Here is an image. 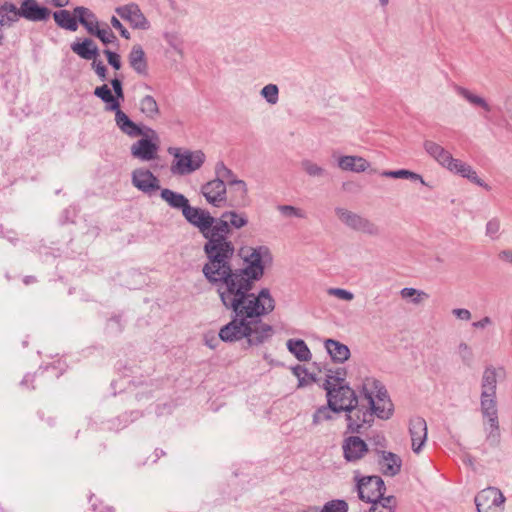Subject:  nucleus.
<instances>
[{"label":"nucleus","mask_w":512,"mask_h":512,"mask_svg":"<svg viewBox=\"0 0 512 512\" xmlns=\"http://www.w3.org/2000/svg\"><path fill=\"white\" fill-rule=\"evenodd\" d=\"M261 94L270 104H275L278 101V87L274 84L266 85Z\"/></svg>","instance_id":"nucleus-43"},{"label":"nucleus","mask_w":512,"mask_h":512,"mask_svg":"<svg viewBox=\"0 0 512 512\" xmlns=\"http://www.w3.org/2000/svg\"><path fill=\"white\" fill-rule=\"evenodd\" d=\"M132 183L140 191L152 194L160 189L158 178L148 169L139 168L132 173Z\"/></svg>","instance_id":"nucleus-14"},{"label":"nucleus","mask_w":512,"mask_h":512,"mask_svg":"<svg viewBox=\"0 0 512 512\" xmlns=\"http://www.w3.org/2000/svg\"><path fill=\"white\" fill-rule=\"evenodd\" d=\"M489 324H491V319L489 317H484L483 319L474 322L472 325L475 328H484Z\"/></svg>","instance_id":"nucleus-55"},{"label":"nucleus","mask_w":512,"mask_h":512,"mask_svg":"<svg viewBox=\"0 0 512 512\" xmlns=\"http://www.w3.org/2000/svg\"><path fill=\"white\" fill-rule=\"evenodd\" d=\"M71 50L85 60H93L98 56V48L89 38H85L82 42L72 43Z\"/></svg>","instance_id":"nucleus-24"},{"label":"nucleus","mask_w":512,"mask_h":512,"mask_svg":"<svg viewBox=\"0 0 512 512\" xmlns=\"http://www.w3.org/2000/svg\"><path fill=\"white\" fill-rule=\"evenodd\" d=\"M74 12L75 16L78 17L79 23L82 24L91 35L101 25L94 13H92L88 8L79 6L74 9Z\"/></svg>","instance_id":"nucleus-25"},{"label":"nucleus","mask_w":512,"mask_h":512,"mask_svg":"<svg viewBox=\"0 0 512 512\" xmlns=\"http://www.w3.org/2000/svg\"><path fill=\"white\" fill-rule=\"evenodd\" d=\"M448 170L460 174L471 182L488 189V186L477 176V173L472 169V167L459 159L454 158L453 163H451Z\"/></svg>","instance_id":"nucleus-23"},{"label":"nucleus","mask_w":512,"mask_h":512,"mask_svg":"<svg viewBox=\"0 0 512 512\" xmlns=\"http://www.w3.org/2000/svg\"><path fill=\"white\" fill-rule=\"evenodd\" d=\"M357 490L359 498L370 503L384 496L385 484L379 476H367L359 479Z\"/></svg>","instance_id":"nucleus-11"},{"label":"nucleus","mask_w":512,"mask_h":512,"mask_svg":"<svg viewBox=\"0 0 512 512\" xmlns=\"http://www.w3.org/2000/svg\"><path fill=\"white\" fill-rule=\"evenodd\" d=\"M139 109L146 118L151 120L156 119L160 114L158 103L151 95H146L139 101Z\"/></svg>","instance_id":"nucleus-30"},{"label":"nucleus","mask_w":512,"mask_h":512,"mask_svg":"<svg viewBox=\"0 0 512 512\" xmlns=\"http://www.w3.org/2000/svg\"><path fill=\"white\" fill-rule=\"evenodd\" d=\"M382 5H386L388 3V0H380Z\"/></svg>","instance_id":"nucleus-60"},{"label":"nucleus","mask_w":512,"mask_h":512,"mask_svg":"<svg viewBox=\"0 0 512 512\" xmlns=\"http://www.w3.org/2000/svg\"><path fill=\"white\" fill-rule=\"evenodd\" d=\"M231 187H234V189L231 191V205H245L247 201V196L241 198L240 197V188L238 185H230Z\"/></svg>","instance_id":"nucleus-48"},{"label":"nucleus","mask_w":512,"mask_h":512,"mask_svg":"<svg viewBox=\"0 0 512 512\" xmlns=\"http://www.w3.org/2000/svg\"><path fill=\"white\" fill-rule=\"evenodd\" d=\"M168 152L173 156L170 167L173 175H188L198 170L205 161V154L200 151H191L181 148H169Z\"/></svg>","instance_id":"nucleus-6"},{"label":"nucleus","mask_w":512,"mask_h":512,"mask_svg":"<svg viewBox=\"0 0 512 512\" xmlns=\"http://www.w3.org/2000/svg\"><path fill=\"white\" fill-rule=\"evenodd\" d=\"M293 373L298 378V387H304L315 382V377L300 365L293 368Z\"/></svg>","instance_id":"nucleus-39"},{"label":"nucleus","mask_w":512,"mask_h":512,"mask_svg":"<svg viewBox=\"0 0 512 512\" xmlns=\"http://www.w3.org/2000/svg\"><path fill=\"white\" fill-rule=\"evenodd\" d=\"M338 163L343 170L354 172H363L369 167L368 161L358 156H343Z\"/></svg>","instance_id":"nucleus-29"},{"label":"nucleus","mask_w":512,"mask_h":512,"mask_svg":"<svg viewBox=\"0 0 512 512\" xmlns=\"http://www.w3.org/2000/svg\"><path fill=\"white\" fill-rule=\"evenodd\" d=\"M47 2L51 3L55 7H64L68 4V0H46Z\"/></svg>","instance_id":"nucleus-56"},{"label":"nucleus","mask_w":512,"mask_h":512,"mask_svg":"<svg viewBox=\"0 0 512 512\" xmlns=\"http://www.w3.org/2000/svg\"><path fill=\"white\" fill-rule=\"evenodd\" d=\"M21 16L30 21H43L48 19L50 11L39 6L36 0H24L20 7Z\"/></svg>","instance_id":"nucleus-18"},{"label":"nucleus","mask_w":512,"mask_h":512,"mask_svg":"<svg viewBox=\"0 0 512 512\" xmlns=\"http://www.w3.org/2000/svg\"><path fill=\"white\" fill-rule=\"evenodd\" d=\"M400 295L403 299H411L414 304H419L428 298L427 293L414 288H403L400 291Z\"/></svg>","instance_id":"nucleus-37"},{"label":"nucleus","mask_w":512,"mask_h":512,"mask_svg":"<svg viewBox=\"0 0 512 512\" xmlns=\"http://www.w3.org/2000/svg\"><path fill=\"white\" fill-rule=\"evenodd\" d=\"M104 54L107 57L108 63L116 70H119L121 68V59L119 54L116 52L105 50Z\"/></svg>","instance_id":"nucleus-47"},{"label":"nucleus","mask_w":512,"mask_h":512,"mask_svg":"<svg viewBox=\"0 0 512 512\" xmlns=\"http://www.w3.org/2000/svg\"><path fill=\"white\" fill-rule=\"evenodd\" d=\"M201 193L206 201L215 206L223 207L227 199L226 185L220 179H213L201 187Z\"/></svg>","instance_id":"nucleus-13"},{"label":"nucleus","mask_w":512,"mask_h":512,"mask_svg":"<svg viewBox=\"0 0 512 512\" xmlns=\"http://www.w3.org/2000/svg\"><path fill=\"white\" fill-rule=\"evenodd\" d=\"M379 465L384 475L395 476L400 472L402 460L398 455L384 451L379 460Z\"/></svg>","instance_id":"nucleus-21"},{"label":"nucleus","mask_w":512,"mask_h":512,"mask_svg":"<svg viewBox=\"0 0 512 512\" xmlns=\"http://www.w3.org/2000/svg\"><path fill=\"white\" fill-rule=\"evenodd\" d=\"M111 85L113 87V90L115 92V98H117L118 100L119 99H124V93H123V89H122V83L119 79L115 78L111 81Z\"/></svg>","instance_id":"nucleus-52"},{"label":"nucleus","mask_w":512,"mask_h":512,"mask_svg":"<svg viewBox=\"0 0 512 512\" xmlns=\"http://www.w3.org/2000/svg\"><path fill=\"white\" fill-rule=\"evenodd\" d=\"M424 149L440 165L447 169L450 167L451 163H453L454 158L451 153L433 141H425Z\"/></svg>","instance_id":"nucleus-20"},{"label":"nucleus","mask_w":512,"mask_h":512,"mask_svg":"<svg viewBox=\"0 0 512 512\" xmlns=\"http://www.w3.org/2000/svg\"><path fill=\"white\" fill-rule=\"evenodd\" d=\"M455 91L460 96H462L464 99H466L470 104H472L474 106H478V107L482 108L483 110H485L486 112L491 111V106L487 103V101L484 98L473 94L468 89L461 87V86H456Z\"/></svg>","instance_id":"nucleus-34"},{"label":"nucleus","mask_w":512,"mask_h":512,"mask_svg":"<svg viewBox=\"0 0 512 512\" xmlns=\"http://www.w3.org/2000/svg\"><path fill=\"white\" fill-rule=\"evenodd\" d=\"M345 373L338 370L335 375H328L324 383L327 391V402L334 410L346 411L354 403H357V397L353 389L344 384Z\"/></svg>","instance_id":"nucleus-3"},{"label":"nucleus","mask_w":512,"mask_h":512,"mask_svg":"<svg viewBox=\"0 0 512 512\" xmlns=\"http://www.w3.org/2000/svg\"><path fill=\"white\" fill-rule=\"evenodd\" d=\"M344 458L349 462H355L364 457L368 452L365 441L360 437L350 436L346 438L342 445Z\"/></svg>","instance_id":"nucleus-17"},{"label":"nucleus","mask_w":512,"mask_h":512,"mask_svg":"<svg viewBox=\"0 0 512 512\" xmlns=\"http://www.w3.org/2000/svg\"><path fill=\"white\" fill-rule=\"evenodd\" d=\"M370 504L369 512H394L397 507V499L394 496H383Z\"/></svg>","instance_id":"nucleus-33"},{"label":"nucleus","mask_w":512,"mask_h":512,"mask_svg":"<svg viewBox=\"0 0 512 512\" xmlns=\"http://www.w3.org/2000/svg\"><path fill=\"white\" fill-rule=\"evenodd\" d=\"M246 266L232 270L231 250L221 251L217 257H208L203 267L206 279L215 286L223 306L233 311L234 318L219 331L225 342L246 339L249 345H259L272 336V327L262 318L275 309V300L269 289L252 292L255 281L263 276L262 256L257 249L242 250Z\"/></svg>","instance_id":"nucleus-1"},{"label":"nucleus","mask_w":512,"mask_h":512,"mask_svg":"<svg viewBox=\"0 0 512 512\" xmlns=\"http://www.w3.org/2000/svg\"><path fill=\"white\" fill-rule=\"evenodd\" d=\"M129 64L139 75H147L148 64L145 52L140 45H134L128 56Z\"/></svg>","instance_id":"nucleus-22"},{"label":"nucleus","mask_w":512,"mask_h":512,"mask_svg":"<svg viewBox=\"0 0 512 512\" xmlns=\"http://www.w3.org/2000/svg\"><path fill=\"white\" fill-rule=\"evenodd\" d=\"M279 210L286 217H298V218L305 217V214L301 209L290 206V205L280 206Z\"/></svg>","instance_id":"nucleus-46"},{"label":"nucleus","mask_w":512,"mask_h":512,"mask_svg":"<svg viewBox=\"0 0 512 512\" xmlns=\"http://www.w3.org/2000/svg\"><path fill=\"white\" fill-rule=\"evenodd\" d=\"M136 128L139 133L128 136L131 138L142 136V138L131 145V155L141 161H152L157 159L160 148V137L158 133L150 127L141 128L137 124Z\"/></svg>","instance_id":"nucleus-5"},{"label":"nucleus","mask_w":512,"mask_h":512,"mask_svg":"<svg viewBox=\"0 0 512 512\" xmlns=\"http://www.w3.org/2000/svg\"><path fill=\"white\" fill-rule=\"evenodd\" d=\"M287 348L299 361H308L311 358L308 346L301 339L288 340Z\"/></svg>","instance_id":"nucleus-31"},{"label":"nucleus","mask_w":512,"mask_h":512,"mask_svg":"<svg viewBox=\"0 0 512 512\" xmlns=\"http://www.w3.org/2000/svg\"><path fill=\"white\" fill-rule=\"evenodd\" d=\"M498 258L502 261L512 264V250H503L498 254Z\"/></svg>","instance_id":"nucleus-54"},{"label":"nucleus","mask_w":512,"mask_h":512,"mask_svg":"<svg viewBox=\"0 0 512 512\" xmlns=\"http://www.w3.org/2000/svg\"><path fill=\"white\" fill-rule=\"evenodd\" d=\"M116 13L124 20L128 21L133 28L148 29L149 22L136 4H128L116 8Z\"/></svg>","instance_id":"nucleus-15"},{"label":"nucleus","mask_w":512,"mask_h":512,"mask_svg":"<svg viewBox=\"0 0 512 512\" xmlns=\"http://www.w3.org/2000/svg\"><path fill=\"white\" fill-rule=\"evenodd\" d=\"M161 198L172 208L181 209L182 214L186 207L190 205L188 199L183 194L174 192L167 188L162 189Z\"/></svg>","instance_id":"nucleus-28"},{"label":"nucleus","mask_w":512,"mask_h":512,"mask_svg":"<svg viewBox=\"0 0 512 512\" xmlns=\"http://www.w3.org/2000/svg\"><path fill=\"white\" fill-rule=\"evenodd\" d=\"M507 111L512 117V99L507 102Z\"/></svg>","instance_id":"nucleus-58"},{"label":"nucleus","mask_w":512,"mask_h":512,"mask_svg":"<svg viewBox=\"0 0 512 512\" xmlns=\"http://www.w3.org/2000/svg\"><path fill=\"white\" fill-rule=\"evenodd\" d=\"M325 348L329 355L331 356L332 360L335 362L342 363L348 360L350 357L349 348L346 345L340 343L339 341L327 339L325 341Z\"/></svg>","instance_id":"nucleus-26"},{"label":"nucleus","mask_w":512,"mask_h":512,"mask_svg":"<svg viewBox=\"0 0 512 512\" xmlns=\"http://www.w3.org/2000/svg\"><path fill=\"white\" fill-rule=\"evenodd\" d=\"M3 40H4V36H3V34L0 32V45H2Z\"/></svg>","instance_id":"nucleus-59"},{"label":"nucleus","mask_w":512,"mask_h":512,"mask_svg":"<svg viewBox=\"0 0 512 512\" xmlns=\"http://www.w3.org/2000/svg\"><path fill=\"white\" fill-rule=\"evenodd\" d=\"M452 313L461 320H469L471 318L470 311L464 308L454 309Z\"/></svg>","instance_id":"nucleus-53"},{"label":"nucleus","mask_w":512,"mask_h":512,"mask_svg":"<svg viewBox=\"0 0 512 512\" xmlns=\"http://www.w3.org/2000/svg\"><path fill=\"white\" fill-rule=\"evenodd\" d=\"M362 393L373 415L381 419H388L393 412V404L384 386L375 378H366L363 381Z\"/></svg>","instance_id":"nucleus-4"},{"label":"nucleus","mask_w":512,"mask_h":512,"mask_svg":"<svg viewBox=\"0 0 512 512\" xmlns=\"http://www.w3.org/2000/svg\"><path fill=\"white\" fill-rule=\"evenodd\" d=\"M460 349H461L462 351H464V352H467L468 354H470V353H471L469 346H468L467 344H465V343H462V344L460 345Z\"/></svg>","instance_id":"nucleus-57"},{"label":"nucleus","mask_w":512,"mask_h":512,"mask_svg":"<svg viewBox=\"0 0 512 512\" xmlns=\"http://www.w3.org/2000/svg\"><path fill=\"white\" fill-rule=\"evenodd\" d=\"M496 394L481 393V410L485 417L488 418L492 431L488 436V440L492 439L495 443L499 440V425L496 408Z\"/></svg>","instance_id":"nucleus-12"},{"label":"nucleus","mask_w":512,"mask_h":512,"mask_svg":"<svg viewBox=\"0 0 512 512\" xmlns=\"http://www.w3.org/2000/svg\"><path fill=\"white\" fill-rule=\"evenodd\" d=\"M93 68L96 72V74L100 77L101 80H105L106 79V72H107V69L105 67V65L101 62V61H93Z\"/></svg>","instance_id":"nucleus-51"},{"label":"nucleus","mask_w":512,"mask_h":512,"mask_svg":"<svg viewBox=\"0 0 512 512\" xmlns=\"http://www.w3.org/2000/svg\"><path fill=\"white\" fill-rule=\"evenodd\" d=\"M94 94L107 104L106 110L115 112V122L118 128L126 135H135L139 131L134 123L128 116L120 109V103L115 96H113L109 87L104 84L96 87Z\"/></svg>","instance_id":"nucleus-7"},{"label":"nucleus","mask_w":512,"mask_h":512,"mask_svg":"<svg viewBox=\"0 0 512 512\" xmlns=\"http://www.w3.org/2000/svg\"><path fill=\"white\" fill-rule=\"evenodd\" d=\"M321 512H348V504L340 499L331 500L323 506Z\"/></svg>","instance_id":"nucleus-42"},{"label":"nucleus","mask_w":512,"mask_h":512,"mask_svg":"<svg viewBox=\"0 0 512 512\" xmlns=\"http://www.w3.org/2000/svg\"><path fill=\"white\" fill-rule=\"evenodd\" d=\"M335 213L339 220L356 231H360L372 236L379 234V227L361 215L353 213L344 208H336Z\"/></svg>","instance_id":"nucleus-9"},{"label":"nucleus","mask_w":512,"mask_h":512,"mask_svg":"<svg viewBox=\"0 0 512 512\" xmlns=\"http://www.w3.org/2000/svg\"><path fill=\"white\" fill-rule=\"evenodd\" d=\"M409 433L411 436V447L415 453H419L427 440V424L421 417L410 420Z\"/></svg>","instance_id":"nucleus-16"},{"label":"nucleus","mask_w":512,"mask_h":512,"mask_svg":"<svg viewBox=\"0 0 512 512\" xmlns=\"http://www.w3.org/2000/svg\"><path fill=\"white\" fill-rule=\"evenodd\" d=\"M220 219L227 221L229 228L240 229L248 223V219L244 213H237L235 211L224 212Z\"/></svg>","instance_id":"nucleus-36"},{"label":"nucleus","mask_w":512,"mask_h":512,"mask_svg":"<svg viewBox=\"0 0 512 512\" xmlns=\"http://www.w3.org/2000/svg\"><path fill=\"white\" fill-rule=\"evenodd\" d=\"M183 216L189 223L196 226L207 239L204 246L207 257H217L219 252L226 251L227 253L231 250L233 245L228 240L231 229L227 221L215 219L208 211L190 205L184 210Z\"/></svg>","instance_id":"nucleus-2"},{"label":"nucleus","mask_w":512,"mask_h":512,"mask_svg":"<svg viewBox=\"0 0 512 512\" xmlns=\"http://www.w3.org/2000/svg\"><path fill=\"white\" fill-rule=\"evenodd\" d=\"M99 38L103 44H110L116 41V36L107 24H101L92 34Z\"/></svg>","instance_id":"nucleus-38"},{"label":"nucleus","mask_w":512,"mask_h":512,"mask_svg":"<svg viewBox=\"0 0 512 512\" xmlns=\"http://www.w3.org/2000/svg\"><path fill=\"white\" fill-rule=\"evenodd\" d=\"M500 231V223L497 220H490L486 225V234L492 239L498 237Z\"/></svg>","instance_id":"nucleus-49"},{"label":"nucleus","mask_w":512,"mask_h":512,"mask_svg":"<svg viewBox=\"0 0 512 512\" xmlns=\"http://www.w3.org/2000/svg\"><path fill=\"white\" fill-rule=\"evenodd\" d=\"M382 176L384 177H389V178H403V179H413V180H420L422 183H424L422 177L419 175V174H416L414 172H411V171H408V170H405V169H401V170H397V171H384L382 174Z\"/></svg>","instance_id":"nucleus-41"},{"label":"nucleus","mask_w":512,"mask_h":512,"mask_svg":"<svg viewBox=\"0 0 512 512\" xmlns=\"http://www.w3.org/2000/svg\"><path fill=\"white\" fill-rule=\"evenodd\" d=\"M216 179L222 180L225 185H238L240 188V197H246L248 195L247 185L243 180L237 179L236 175L231 169L226 167L224 163H217L215 167Z\"/></svg>","instance_id":"nucleus-19"},{"label":"nucleus","mask_w":512,"mask_h":512,"mask_svg":"<svg viewBox=\"0 0 512 512\" xmlns=\"http://www.w3.org/2000/svg\"><path fill=\"white\" fill-rule=\"evenodd\" d=\"M302 168L310 176H321L324 173V170L320 166L309 160H305L302 162Z\"/></svg>","instance_id":"nucleus-44"},{"label":"nucleus","mask_w":512,"mask_h":512,"mask_svg":"<svg viewBox=\"0 0 512 512\" xmlns=\"http://www.w3.org/2000/svg\"><path fill=\"white\" fill-rule=\"evenodd\" d=\"M327 292L329 295L334 296L341 300L351 301L354 299L353 293H351L348 290L342 289V288H330V289H328Z\"/></svg>","instance_id":"nucleus-45"},{"label":"nucleus","mask_w":512,"mask_h":512,"mask_svg":"<svg viewBox=\"0 0 512 512\" xmlns=\"http://www.w3.org/2000/svg\"><path fill=\"white\" fill-rule=\"evenodd\" d=\"M53 18L56 24L66 30L76 31L78 29V17L75 12L71 13L68 10H58L53 13Z\"/></svg>","instance_id":"nucleus-27"},{"label":"nucleus","mask_w":512,"mask_h":512,"mask_svg":"<svg viewBox=\"0 0 512 512\" xmlns=\"http://www.w3.org/2000/svg\"><path fill=\"white\" fill-rule=\"evenodd\" d=\"M111 24L112 26L117 29L121 36L124 37L125 39H129L130 38V33L127 31V29L121 24V22L118 20L117 17L113 16L111 18Z\"/></svg>","instance_id":"nucleus-50"},{"label":"nucleus","mask_w":512,"mask_h":512,"mask_svg":"<svg viewBox=\"0 0 512 512\" xmlns=\"http://www.w3.org/2000/svg\"><path fill=\"white\" fill-rule=\"evenodd\" d=\"M504 501L502 492L494 487L482 490L475 497L478 512H503Z\"/></svg>","instance_id":"nucleus-10"},{"label":"nucleus","mask_w":512,"mask_h":512,"mask_svg":"<svg viewBox=\"0 0 512 512\" xmlns=\"http://www.w3.org/2000/svg\"><path fill=\"white\" fill-rule=\"evenodd\" d=\"M338 413V411L334 410L330 405L322 406L316 410L313 416V422L315 424L323 423L324 421L331 420L333 418V414Z\"/></svg>","instance_id":"nucleus-40"},{"label":"nucleus","mask_w":512,"mask_h":512,"mask_svg":"<svg viewBox=\"0 0 512 512\" xmlns=\"http://www.w3.org/2000/svg\"><path fill=\"white\" fill-rule=\"evenodd\" d=\"M21 16L20 9L12 3H6L0 7V27L10 25Z\"/></svg>","instance_id":"nucleus-32"},{"label":"nucleus","mask_w":512,"mask_h":512,"mask_svg":"<svg viewBox=\"0 0 512 512\" xmlns=\"http://www.w3.org/2000/svg\"><path fill=\"white\" fill-rule=\"evenodd\" d=\"M497 374L493 367H487L482 377V393L496 394Z\"/></svg>","instance_id":"nucleus-35"},{"label":"nucleus","mask_w":512,"mask_h":512,"mask_svg":"<svg viewBox=\"0 0 512 512\" xmlns=\"http://www.w3.org/2000/svg\"><path fill=\"white\" fill-rule=\"evenodd\" d=\"M347 429L351 433H358L361 429L369 427L374 420V415L367 402L354 403L346 411Z\"/></svg>","instance_id":"nucleus-8"}]
</instances>
